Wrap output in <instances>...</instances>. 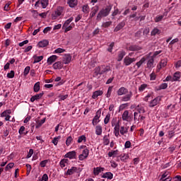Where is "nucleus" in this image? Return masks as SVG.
I'll list each match as a JSON object with an SVG mask.
<instances>
[{
  "instance_id": "f257e3e1",
  "label": "nucleus",
  "mask_w": 181,
  "mask_h": 181,
  "mask_svg": "<svg viewBox=\"0 0 181 181\" xmlns=\"http://www.w3.org/2000/svg\"><path fill=\"white\" fill-rule=\"evenodd\" d=\"M117 94L119 96L123 95L121 98V100L123 101L124 103H128V101H131V99L132 98L133 95L132 91H130L128 93V89L125 87L119 88L117 91Z\"/></svg>"
},
{
  "instance_id": "f03ea898",
  "label": "nucleus",
  "mask_w": 181,
  "mask_h": 181,
  "mask_svg": "<svg viewBox=\"0 0 181 181\" xmlns=\"http://www.w3.org/2000/svg\"><path fill=\"white\" fill-rule=\"evenodd\" d=\"M65 11L66 8L64 6H57L51 15L52 21H56V19H59V18H63V16L64 15V13H66Z\"/></svg>"
},
{
  "instance_id": "7ed1b4c3",
  "label": "nucleus",
  "mask_w": 181,
  "mask_h": 181,
  "mask_svg": "<svg viewBox=\"0 0 181 181\" xmlns=\"http://www.w3.org/2000/svg\"><path fill=\"white\" fill-rule=\"evenodd\" d=\"M110 12H111V7L108 6L106 8L101 9L97 15L96 19L97 21H100L103 18H105L110 15Z\"/></svg>"
},
{
  "instance_id": "20e7f679",
  "label": "nucleus",
  "mask_w": 181,
  "mask_h": 181,
  "mask_svg": "<svg viewBox=\"0 0 181 181\" xmlns=\"http://www.w3.org/2000/svg\"><path fill=\"white\" fill-rule=\"evenodd\" d=\"M111 71V68L110 67V66H105V65L99 66L95 69V73L97 74H104V73H107V71Z\"/></svg>"
},
{
  "instance_id": "39448f33",
  "label": "nucleus",
  "mask_w": 181,
  "mask_h": 181,
  "mask_svg": "<svg viewBox=\"0 0 181 181\" xmlns=\"http://www.w3.org/2000/svg\"><path fill=\"white\" fill-rule=\"evenodd\" d=\"M134 121L135 124H139L141 122H144V121H145V116L141 115L139 112H135L134 113Z\"/></svg>"
},
{
  "instance_id": "423d86ee",
  "label": "nucleus",
  "mask_w": 181,
  "mask_h": 181,
  "mask_svg": "<svg viewBox=\"0 0 181 181\" xmlns=\"http://www.w3.org/2000/svg\"><path fill=\"white\" fill-rule=\"evenodd\" d=\"M100 117H101V110L100 109L96 112L95 115L93 117V119L92 122L93 125H97V124H98V122H100Z\"/></svg>"
},
{
  "instance_id": "0eeeda50",
  "label": "nucleus",
  "mask_w": 181,
  "mask_h": 181,
  "mask_svg": "<svg viewBox=\"0 0 181 181\" xmlns=\"http://www.w3.org/2000/svg\"><path fill=\"white\" fill-rule=\"evenodd\" d=\"M124 66H131L132 63L136 62V58H131L129 56H126L123 60Z\"/></svg>"
},
{
  "instance_id": "6e6552de",
  "label": "nucleus",
  "mask_w": 181,
  "mask_h": 181,
  "mask_svg": "<svg viewBox=\"0 0 181 181\" xmlns=\"http://www.w3.org/2000/svg\"><path fill=\"white\" fill-rule=\"evenodd\" d=\"M89 153L90 151H88V148L83 149L82 153L78 156L79 160H84V159H87V158H88Z\"/></svg>"
},
{
  "instance_id": "1a4fd4ad",
  "label": "nucleus",
  "mask_w": 181,
  "mask_h": 181,
  "mask_svg": "<svg viewBox=\"0 0 181 181\" xmlns=\"http://www.w3.org/2000/svg\"><path fill=\"white\" fill-rule=\"evenodd\" d=\"M11 112V110H5L0 115V117H1V118L5 117V121H11V115H9Z\"/></svg>"
},
{
  "instance_id": "9d476101",
  "label": "nucleus",
  "mask_w": 181,
  "mask_h": 181,
  "mask_svg": "<svg viewBox=\"0 0 181 181\" xmlns=\"http://www.w3.org/2000/svg\"><path fill=\"white\" fill-rule=\"evenodd\" d=\"M113 127H114V129H113L114 135L117 138H118V136H121V135L119 134V122L118 123H116V124H115Z\"/></svg>"
},
{
  "instance_id": "9b49d317",
  "label": "nucleus",
  "mask_w": 181,
  "mask_h": 181,
  "mask_svg": "<svg viewBox=\"0 0 181 181\" xmlns=\"http://www.w3.org/2000/svg\"><path fill=\"white\" fill-rule=\"evenodd\" d=\"M160 101V96H158L149 103L148 106L151 107H156V105H158V104H159Z\"/></svg>"
},
{
  "instance_id": "f8f14e48",
  "label": "nucleus",
  "mask_w": 181,
  "mask_h": 181,
  "mask_svg": "<svg viewBox=\"0 0 181 181\" xmlns=\"http://www.w3.org/2000/svg\"><path fill=\"white\" fill-rule=\"evenodd\" d=\"M56 60H57V56L52 55L47 58V63L48 66H52V64H53V63H54Z\"/></svg>"
},
{
  "instance_id": "ddd939ff",
  "label": "nucleus",
  "mask_w": 181,
  "mask_h": 181,
  "mask_svg": "<svg viewBox=\"0 0 181 181\" xmlns=\"http://www.w3.org/2000/svg\"><path fill=\"white\" fill-rule=\"evenodd\" d=\"M71 62V55L70 54H66L63 57V63L64 64H69Z\"/></svg>"
},
{
  "instance_id": "4468645a",
  "label": "nucleus",
  "mask_w": 181,
  "mask_h": 181,
  "mask_svg": "<svg viewBox=\"0 0 181 181\" xmlns=\"http://www.w3.org/2000/svg\"><path fill=\"white\" fill-rule=\"evenodd\" d=\"M129 155H128L127 153H124L117 157V161L119 162V159H120V160H122V162H127V159H129Z\"/></svg>"
},
{
  "instance_id": "2eb2a0df",
  "label": "nucleus",
  "mask_w": 181,
  "mask_h": 181,
  "mask_svg": "<svg viewBox=\"0 0 181 181\" xmlns=\"http://www.w3.org/2000/svg\"><path fill=\"white\" fill-rule=\"evenodd\" d=\"M54 70H61L63 69V62H57L52 65Z\"/></svg>"
},
{
  "instance_id": "dca6fc26",
  "label": "nucleus",
  "mask_w": 181,
  "mask_h": 181,
  "mask_svg": "<svg viewBox=\"0 0 181 181\" xmlns=\"http://www.w3.org/2000/svg\"><path fill=\"white\" fill-rule=\"evenodd\" d=\"M67 4L69 5V8H76L78 4V0H68Z\"/></svg>"
},
{
  "instance_id": "f3484780",
  "label": "nucleus",
  "mask_w": 181,
  "mask_h": 181,
  "mask_svg": "<svg viewBox=\"0 0 181 181\" xmlns=\"http://www.w3.org/2000/svg\"><path fill=\"white\" fill-rule=\"evenodd\" d=\"M100 11V7L98 6H95L92 8V11L90 13V18H94L97 12Z\"/></svg>"
},
{
  "instance_id": "a211bd4d",
  "label": "nucleus",
  "mask_w": 181,
  "mask_h": 181,
  "mask_svg": "<svg viewBox=\"0 0 181 181\" xmlns=\"http://www.w3.org/2000/svg\"><path fill=\"white\" fill-rule=\"evenodd\" d=\"M64 158H68V159H75L76 152L74 151H69L65 154Z\"/></svg>"
},
{
  "instance_id": "6ab92c4d",
  "label": "nucleus",
  "mask_w": 181,
  "mask_h": 181,
  "mask_svg": "<svg viewBox=\"0 0 181 181\" xmlns=\"http://www.w3.org/2000/svg\"><path fill=\"white\" fill-rule=\"evenodd\" d=\"M76 172H77V167H72L71 168L67 170L65 175H66V176H71V175H74Z\"/></svg>"
},
{
  "instance_id": "aec40b11",
  "label": "nucleus",
  "mask_w": 181,
  "mask_h": 181,
  "mask_svg": "<svg viewBox=\"0 0 181 181\" xmlns=\"http://www.w3.org/2000/svg\"><path fill=\"white\" fill-rule=\"evenodd\" d=\"M128 129H129V127L122 126L119 128V134H121V135H125V134H128Z\"/></svg>"
},
{
  "instance_id": "412c9836",
  "label": "nucleus",
  "mask_w": 181,
  "mask_h": 181,
  "mask_svg": "<svg viewBox=\"0 0 181 181\" xmlns=\"http://www.w3.org/2000/svg\"><path fill=\"white\" fill-rule=\"evenodd\" d=\"M103 94H104V92H103V90H95L93 93L92 98H93V100H95V98H98V97L103 95Z\"/></svg>"
},
{
  "instance_id": "4be33fe9",
  "label": "nucleus",
  "mask_w": 181,
  "mask_h": 181,
  "mask_svg": "<svg viewBox=\"0 0 181 181\" xmlns=\"http://www.w3.org/2000/svg\"><path fill=\"white\" fill-rule=\"evenodd\" d=\"M166 66H168V59H162L157 67L158 70H160V69L166 67Z\"/></svg>"
},
{
  "instance_id": "5701e85b",
  "label": "nucleus",
  "mask_w": 181,
  "mask_h": 181,
  "mask_svg": "<svg viewBox=\"0 0 181 181\" xmlns=\"http://www.w3.org/2000/svg\"><path fill=\"white\" fill-rule=\"evenodd\" d=\"M122 119L123 121H129V112L128 110H125L122 115Z\"/></svg>"
},
{
  "instance_id": "b1692460",
  "label": "nucleus",
  "mask_w": 181,
  "mask_h": 181,
  "mask_svg": "<svg viewBox=\"0 0 181 181\" xmlns=\"http://www.w3.org/2000/svg\"><path fill=\"white\" fill-rule=\"evenodd\" d=\"M68 165H69V159L67 158H64L61 160V161L59 162V165H60V168H62V169H63V168H66V166H67Z\"/></svg>"
},
{
  "instance_id": "393cba45",
  "label": "nucleus",
  "mask_w": 181,
  "mask_h": 181,
  "mask_svg": "<svg viewBox=\"0 0 181 181\" xmlns=\"http://www.w3.org/2000/svg\"><path fill=\"white\" fill-rule=\"evenodd\" d=\"M126 54L127 53L125 52V51L124 50L119 51L117 55V62H121L124 59V57Z\"/></svg>"
},
{
  "instance_id": "a878e982",
  "label": "nucleus",
  "mask_w": 181,
  "mask_h": 181,
  "mask_svg": "<svg viewBox=\"0 0 181 181\" xmlns=\"http://www.w3.org/2000/svg\"><path fill=\"white\" fill-rule=\"evenodd\" d=\"M102 177H103V179H109V180H111V179L114 177V175L111 172H107L104 173Z\"/></svg>"
},
{
  "instance_id": "bb28decb",
  "label": "nucleus",
  "mask_w": 181,
  "mask_h": 181,
  "mask_svg": "<svg viewBox=\"0 0 181 181\" xmlns=\"http://www.w3.org/2000/svg\"><path fill=\"white\" fill-rule=\"evenodd\" d=\"M165 16H168V12L164 13L163 15H158V16H157L154 18V21L156 23L160 22V21H162V19H163V18H165Z\"/></svg>"
},
{
  "instance_id": "cd10ccee",
  "label": "nucleus",
  "mask_w": 181,
  "mask_h": 181,
  "mask_svg": "<svg viewBox=\"0 0 181 181\" xmlns=\"http://www.w3.org/2000/svg\"><path fill=\"white\" fill-rule=\"evenodd\" d=\"M49 45V41L47 40H44L40 41L37 44L38 47H46Z\"/></svg>"
},
{
  "instance_id": "c85d7f7f",
  "label": "nucleus",
  "mask_w": 181,
  "mask_h": 181,
  "mask_svg": "<svg viewBox=\"0 0 181 181\" xmlns=\"http://www.w3.org/2000/svg\"><path fill=\"white\" fill-rule=\"evenodd\" d=\"M153 62H154L153 58L150 57L148 59L147 64H146L147 69H153V67H154Z\"/></svg>"
},
{
  "instance_id": "c756f323",
  "label": "nucleus",
  "mask_w": 181,
  "mask_h": 181,
  "mask_svg": "<svg viewBox=\"0 0 181 181\" xmlns=\"http://www.w3.org/2000/svg\"><path fill=\"white\" fill-rule=\"evenodd\" d=\"M181 73L180 71L175 72L173 76V80L174 81H179L180 80Z\"/></svg>"
},
{
  "instance_id": "7c9ffc66",
  "label": "nucleus",
  "mask_w": 181,
  "mask_h": 181,
  "mask_svg": "<svg viewBox=\"0 0 181 181\" xmlns=\"http://www.w3.org/2000/svg\"><path fill=\"white\" fill-rule=\"evenodd\" d=\"M141 49L142 48L138 45H131L129 47L128 50L130 52H136L138 50H141Z\"/></svg>"
},
{
  "instance_id": "2f4dec72",
  "label": "nucleus",
  "mask_w": 181,
  "mask_h": 181,
  "mask_svg": "<svg viewBox=\"0 0 181 181\" xmlns=\"http://www.w3.org/2000/svg\"><path fill=\"white\" fill-rule=\"evenodd\" d=\"M136 111H138L139 114H144L145 112V108L144 107V105H139L136 107Z\"/></svg>"
},
{
  "instance_id": "473e14b6",
  "label": "nucleus",
  "mask_w": 181,
  "mask_h": 181,
  "mask_svg": "<svg viewBox=\"0 0 181 181\" xmlns=\"http://www.w3.org/2000/svg\"><path fill=\"white\" fill-rule=\"evenodd\" d=\"M104 171V168H101V167H97V168H95L93 169V173L94 175H95L96 176L98 175H100V173H101V172H103Z\"/></svg>"
},
{
  "instance_id": "72a5a7b5",
  "label": "nucleus",
  "mask_w": 181,
  "mask_h": 181,
  "mask_svg": "<svg viewBox=\"0 0 181 181\" xmlns=\"http://www.w3.org/2000/svg\"><path fill=\"white\" fill-rule=\"evenodd\" d=\"M118 150H112L108 153L109 158H117V155H118Z\"/></svg>"
},
{
  "instance_id": "f704fd0d",
  "label": "nucleus",
  "mask_w": 181,
  "mask_h": 181,
  "mask_svg": "<svg viewBox=\"0 0 181 181\" xmlns=\"http://www.w3.org/2000/svg\"><path fill=\"white\" fill-rule=\"evenodd\" d=\"M124 26H125V22L124 21H122L121 23H119L115 28V32H118V30H121V29H122V28H124Z\"/></svg>"
},
{
  "instance_id": "c9c22d12",
  "label": "nucleus",
  "mask_w": 181,
  "mask_h": 181,
  "mask_svg": "<svg viewBox=\"0 0 181 181\" xmlns=\"http://www.w3.org/2000/svg\"><path fill=\"white\" fill-rule=\"evenodd\" d=\"M95 134L98 136L103 134V127L101 125H97L95 127Z\"/></svg>"
},
{
  "instance_id": "e433bc0d",
  "label": "nucleus",
  "mask_w": 181,
  "mask_h": 181,
  "mask_svg": "<svg viewBox=\"0 0 181 181\" xmlns=\"http://www.w3.org/2000/svg\"><path fill=\"white\" fill-rule=\"evenodd\" d=\"M33 59H34L33 64H35V63H39L42 62V60H43V56L37 57L36 55H34Z\"/></svg>"
},
{
  "instance_id": "4c0bfd02",
  "label": "nucleus",
  "mask_w": 181,
  "mask_h": 181,
  "mask_svg": "<svg viewBox=\"0 0 181 181\" xmlns=\"http://www.w3.org/2000/svg\"><path fill=\"white\" fill-rule=\"evenodd\" d=\"M42 9H46L49 6V0H40Z\"/></svg>"
},
{
  "instance_id": "58836bf2",
  "label": "nucleus",
  "mask_w": 181,
  "mask_h": 181,
  "mask_svg": "<svg viewBox=\"0 0 181 181\" xmlns=\"http://www.w3.org/2000/svg\"><path fill=\"white\" fill-rule=\"evenodd\" d=\"M87 141V137H86V135H81L78 137L77 142L78 144H81L83 142H86Z\"/></svg>"
},
{
  "instance_id": "ea45409f",
  "label": "nucleus",
  "mask_w": 181,
  "mask_h": 181,
  "mask_svg": "<svg viewBox=\"0 0 181 181\" xmlns=\"http://www.w3.org/2000/svg\"><path fill=\"white\" fill-rule=\"evenodd\" d=\"M146 61V59H145V57H142L139 62L136 63V66L137 67V69H139V67H141V66H142L145 62Z\"/></svg>"
},
{
  "instance_id": "a19ab883",
  "label": "nucleus",
  "mask_w": 181,
  "mask_h": 181,
  "mask_svg": "<svg viewBox=\"0 0 181 181\" xmlns=\"http://www.w3.org/2000/svg\"><path fill=\"white\" fill-rule=\"evenodd\" d=\"M74 26V24H71L69 25H65L62 26L63 29H64L65 33H67V32H70L71 29H73V27Z\"/></svg>"
},
{
  "instance_id": "79ce46f5",
  "label": "nucleus",
  "mask_w": 181,
  "mask_h": 181,
  "mask_svg": "<svg viewBox=\"0 0 181 181\" xmlns=\"http://www.w3.org/2000/svg\"><path fill=\"white\" fill-rule=\"evenodd\" d=\"M46 122V117L41 119L40 122H37V124L35 125V128L37 129L40 128L42 124H45Z\"/></svg>"
},
{
  "instance_id": "37998d69",
  "label": "nucleus",
  "mask_w": 181,
  "mask_h": 181,
  "mask_svg": "<svg viewBox=\"0 0 181 181\" xmlns=\"http://www.w3.org/2000/svg\"><path fill=\"white\" fill-rule=\"evenodd\" d=\"M110 119H111V113H107L104 119L105 125H107L110 122Z\"/></svg>"
},
{
  "instance_id": "c03bdc74",
  "label": "nucleus",
  "mask_w": 181,
  "mask_h": 181,
  "mask_svg": "<svg viewBox=\"0 0 181 181\" xmlns=\"http://www.w3.org/2000/svg\"><path fill=\"white\" fill-rule=\"evenodd\" d=\"M40 90V82H37L34 85V91L35 93H39Z\"/></svg>"
},
{
  "instance_id": "a18cd8bd",
  "label": "nucleus",
  "mask_w": 181,
  "mask_h": 181,
  "mask_svg": "<svg viewBox=\"0 0 181 181\" xmlns=\"http://www.w3.org/2000/svg\"><path fill=\"white\" fill-rule=\"evenodd\" d=\"M61 139H62L61 136H58L57 137H54L52 139V144L56 146L57 145V144H59V141H60Z\"/></svg>"
},
{
  "instance_id": "49530a36",
  "label": "nucleus",
  "mask_w": 181,
  "mask_h": 181,
  "mask_svg": "<svg viewBox=\"0 0 181 181\" xmlns=\"http://www.w3.org/2000/svg\"><path fill=\"white\" fill-rule=\"evenodd\" d=\"M82 12H83V13H88V12H90V7H88V5L83 6Z\"/></svg>"
},
{
  "instance_id": "de8ad7c7",
  "label": "nucleus",
  "mask_w": 181,
  "mask_h": 181,
  "mask_svg": "<svg viewBox=\"0 0 181 181\" xmlns=\"http://www.w3.org/2000/svg\"><path fill=\"white\" fill-rule=\"evenodd\" d=\"M66 52V49L63 48H57L54 51V54H60V53H64Z\"/></svg>"
},
{
  "instance_id": "09e8293b",
  "label": "nucleus",
  "mask_w": 181,
  "mask_h": 181,
  "mask_svg": "<svg viewBox=\"0 0 181 181\" xmlns=\"http://www.w3.org/2000/svg\"><path fill=\"white\" fill-rule=\"evenodd\" d=\"M71 142H73V137H71V136H69L66 140V146H70V145H71Z\"/></svg>"
},
{
  "instance_id": "8fccbe9b",
  "label": "nucleus",
  "mask_w": 181,
  "mask_h": 181,
  "mask_svg": "<svg viewBox=\"0 0 181 181\" xmlns=\"http://www.w3.org/2000/svg\"><path fill=\"white\" fill-rule=\"evenodd\" d=\"M148 87V85L146 83H143L139 87V91L140 93H142V91H145V89Z\"/></svg>"
},
{
  "instance_id": "3c124183",
  "label": "nucleus",
  "mask_w": 181,
  "mask_h": 181,
  "mask_svg": "<svg viewBox=\"0 0 181 181\" xmlns=\"http://www.w3.org/2000/svg\"><path fill=\"white\" fill-rule=\"evenodd\" d=\"M103 144L104 145H110V139L108 138V136L105 135L103 137Z\"/></svg>"
},
{
  "instance_id": "603ef678",
  "label": "nucleus",
  "mask_w": 181,
  "mask_h": 181,
  "mask_svg": "<svg viewBox=\"0 0 181 181\" xmlns=\"http://www.w3.org/2000/svg\"><path fill=\"white\" fill-rule=\"evenodd\" d=\"M160 33V30L158 29L157 28H155L152 31H151V36H155L156 35H159Z\"/></svg>"
},
{
  "instance_id": "864d4df0",
  "label": "nucleus",
  "mask_w": 181,
  "mask_h": 181,
  "mask_svg": "<svg viewBox=\"0 0 181 181\" xmlns=\"http://www.w3.org/2000/svg\"><path fill=\"white\" fill-rule=\"evenodd\" d=\"M29 71H30V66H28L24 69L23 76L26 77L29 74Z\"/></svg>"
},
{
  "instance_id": "5fc2aeb1",
  "label": "nucleus",
  "mask_w": 181,
  "mask_h": 181,
  "mask_svg": "<svg viewBox=\"0 0 181 181\" xmlns=\"http://www.w3.org/2000/svg\"><path fill=\"white\" fill-rule=\"evenodd\" d=\"M165 88H168V83H161L158 87V90H165Z\"/></svg>"
},
{
  "instance_id": "6e6d98bb",
  "label": "nucleus",
  "mask_w": 181,
  "mask_h": 181,
  "mask_svg": "<svg viewBox=\"0 0 181 181\" xmlns=\"http://www.w3.org/2000/svg\"><path fill=\"white\" fill-rule=\"evenodd\" d=\"M111 93H112V87L110 86L107 89V92L106 93L107 98H110L111 97Z\"/></svg>"
},
{
  "instance_id": "4d7b16f0",
  "label": "nucleus",
  "mask_w": 181,
  "mask_h": 181,
  "mask_svg": "<svg viewBox=\"0 0 181 181\" xmlns=\"http://www.w3.org/2000/svg\"><path fill=\"white\" fill-rule=\"evenodd\" d=\"M71 22H73V17H71L68 20H66L64 23L63 26L70 25V23H71Z\"/></svg>"
},
{
  "instance_id": "13d9d810",
  "label": "nucleus",
  "mask_w": 181,
  "mask_h": 181,
  "mask_svg": "<svg viewBox=\"0 0 181 181\" xmlns=\"http://www.w3.org/2000/svg\"><path fill=\"white\" fill-rule=\"evenodd\" d=\"M112 24V22L106 21L105 23H103L102 26L103 28H108L109 26H111Z\"/></svg>"
},
{
  "instance_id": "bf43d9fd",
  "label": "nucleus",
  "mask_w": 181,
  "mask_h": 181,
  "mask_svg": "<svg viewBox=\"0 0 181 181\" xmlns=\"http://www.w3.org/2000/svg\"><path fill=\"white\" fill-rule=\"evenodd\" d=\"M13 166H15V164L13 163H8L6 168H5V170L8 171L9 170V169H12V168H13Z\"/></svg>"
},
{
  "instance_id": "052dcab7",
  "label": "nucleus",
  "mask_w": 181,
  "mask_h": 181,
  "mask_svg": "<svg viewBox=\"0 0 181 181\" xmlns=\"http://www.w3.org/2000/svg\"><path fill=\"white\" fill-rule=\"evenodd\" d=\"M15 77V71H11L10 73L7 74V78H13Z\"/></svg>"
},
{
  "instance_id": "680f3d73",
  "label": "nucleus",
  "mask_w": 181,
  "mask_h": 181,
  "mask_svg": "<svg viewBox=\"0 0 181 181\" xmlns=\"http://www.w3.org/2000/svg\"><path fill=\"white\" fill-rule=\"evenodd\" d=\"M118 122H119V120H118L117 119V117H114L112 120H111V125L112 127H114L115 124H117Z\"/></svg>"
},
{
  "instance_id": "e2e57ef3",
  "label": "nucleus",
  "mask_w": 181,
  "mask_h": 181,
  "mask_svg": "<svg viewBox=\"0 0 181 181\" xmlns=\"http://www.w3.org/2000/svg\"><path fill=\"white\" fill-rule=\"evenodd\" d=\"M47 162H48L47 160H44L41 161L40 163V166H41V168H45L46 166V165H47Z\"/></svg>"
},
{
  "instance_id": "0e129e2a",
  "label": "nucleus",
  "mask_w": 181,
  "mask_h": 181,
  "mask_svg": "<svg viewBox=\"0 0 181 181\" xmlns=\"http://www.w3.org/2000/svg\"><path fill=\"white\" fill-rule=\"evenodd\" d=\"M131 145H132L131 141H127L125 142V144H124V148H125V149H128V148H131Z\"/></svg>"
},
{
  "instance_id": "69168bd1",
  "label": "nucleus",
  "mask_w": 181,
  "mask_h": 181,
  "mask_svg": "<svg viewBox=\"0 0 181 181\" xmlns=\"http://www.w3.org/2000/svg\"><path fill=\"white\" fill-rule=\"evenodd\" d=\"M25 132V127L24 126H21L18 130V134L20 135H23V133Z\"/></svg>"
},
{
  "instance_id": "338daca9",
  "label": "nucleus",
  "mask_w": 181,
  "mask_h": 181,
  "mask_svg": "<svg viewBox=\"0 0 181 181\" xmlns=\"http://www.w3.org/2000/svg\"><path fill=\"white\" fill-rule=\"evenodd\" d=\"M114 42H111L109 45V47L107 48V52H110L111 53V52H112V49L114 48Z\"/></svg>"
},
{
  "instance_id": "774afa93",
  "label": "nucleus",
  "mask_w": 181,
  "mask_h": 181,
  "mask_svg": "<svg viewBox=\"0 0 181 181\" xmlns=\"http://www.w3.org/2000/svg\"><path fill=\"white\" fill-rule=\"evenodd\" d=\"M32 155H33V149L30 148V149L29 150V152H28V155H27L26 158H27V159H29V158H32Z\"/></svg>"
}]
</instances>
